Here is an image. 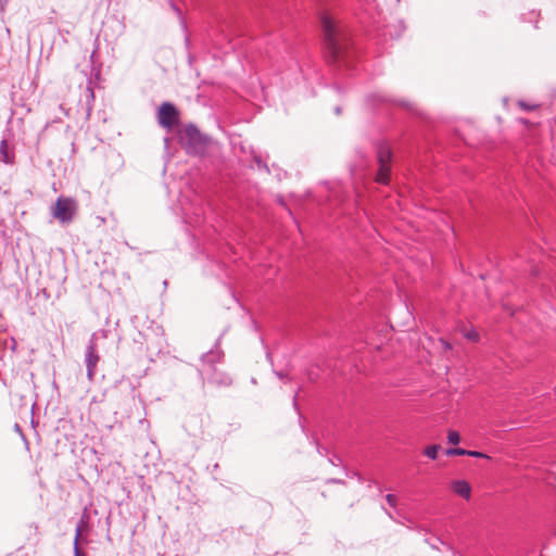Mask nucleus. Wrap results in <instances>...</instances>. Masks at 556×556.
I'll return each instance as SVG.
<instances>
[{
    "label": "nucleus",
    "mask_w": 556,
    "mask_h": 556,
    "mask_svg": "<svg viewBox=\"0 0 556 556\" xmlns=\"http://www.w3.org/2000/svg\"><path fill=\"white\" fill-rule=\"evenodd\" d=\"M76 202L74 199L60 197L51 207L52 216L61 223H70L76 213Z\"/></svg>",
    "instance_id": "nucleus-1"
},
{
    "label": "nucleus",
    "mask_w": 556,
    "mask_h": 556,
    "mask_svg": "<svg viewBox=\"0 0 556 556\" xmlns=\"http://www.w3.org/2000/svg\"><path fill=\"white\" fill-rule=\"evenodd\" d=\"M323 30L327 48L332 58L336 59L340 52L339 33L336 22L329 16H324Z\"/></svg>",
    "instance_id": "nucleus-2"
},
{
    "label": "nucleus",
    "mask_w": 556,
    "mask_h": 556,
    "mask_svg": "<svg viewBox=\"0 0 556 556\" xmlns=\"http://www.w3.org/2000/svg\"><path fill=\"white\" fill-rule=\"evenodd\" d=\"M377 161H378L379 167H378V172H377L375 180L379 184L387 185L390 181L391 161H392L391 150L386 146H381L378 149Z\"/></svg>",
    "instance_id": "nucleus-3"
},
{
    "label": "nucleus",
    "mask_w": 556,
    "mask_h": 556,
    "mask_svg": "<svg viewBox=\"0 0 556 556\" xmlns=\"http://www.w3.org/2000/svg\"><path fill=\"white\" fill-rule=\"evenodd\" d=\"M178 115L177 109L172 103L165 102L159 109V123L161 126L169 129L178 124Z\"/></svg>",
    "instance_id": "nucleus-4"
},
{
    "label": "nucleus",
    "mask_w": 556,
    "mask_h": 556,
    "mask_svg": "<svg viewBox=\"0 0 556 556\" xmlns=\"http://www.w3.org/2000/svg\"><path fill=\"white\" fill-rule=\"evenodd\" d=\"M185 138L194 153L201 152L206 146V138L193 126L185 129Z\"/></svg>",
    "instance_id": "nucleus-5"
},
{
    "label": "nucleus",
    "mask_w": 556,
    "mask_h": 556,
    "mask_svg": "<svg viewBox=\"0 0 556 556\" xmlns=\"http://www.w3.org/2000/svg\"><path fill=\"white\" fill-rule=\"evenodd\" d=\"M451 488L454 493L469 500L471 496V486L466 480H455L451 483Z\"/></svg>",
    "instance_id": "nucleus-6"
},
{
    "label": "nucleus",
    "mask_w": 556,
    "mask_h": 556,
    "mask_svg": "<svg viewBox=\"0 0 556 556\" xmlns=\"http://www.w3.org/2000/svg\"><path fill=\"white\" fill-rule=\"evenodd\" d=\"M86 362H87L88 377H89V379H91L94 375V369L99 362V355L97 354L93 345H90L88 348Z\"/></svg>",
    "instance_id": "nucleus-7"
},
{
    "label": "nucleus",
    "mask_w": 556,
    "mask_h": 556,
    "mask_svg": "<svg viewBox=\"0 0 556 556\" xmlns=\"http://www.w3.org/2000/svg\"><path fill=\"white\" fill-rule=\"evenodd\" d=\"M0 160L5 164L14 163V154L9 151L8 142L2 140L0 143Z\"/></svg>",
    "instance_id": "nucleus-8"
},
{
    "label": "nucleus",
    "mask_w": 556,
    "mask_h": 556,
    "mask_svg": "<svg viewBox=\"0 0 556 556\" xmlns=\"http://www.w3.org/2000/svg\"><path fill=\"white\" fill-rule=\"evenodd\" d=\"M441 446L438 444L429 445L425 451V455L431 459H437L438 453L440 451Z\"/></svg>",
    "instance_id": "nucleus-9"
},
{
    "label": "nucleus",
    "mask_w": 556,
    "mask_h": 556,
    "mask_svg": "<svg viewBox=\"0 0 556 556\" xmlns=\"http://www.w3.org/2000/svg\"><path fill=\"white\" fill-rule=\"evenodd\" d=\"M447 440L451 444L456 445L460 442V435L455 430H448L447 432Z\"/></svg>",
    "instance_id": "nucleus-10"
},
{
    "label": "nucleus",
    "mask_w": 556,
    "mask_h": 556,
    "mask_svg": "<svg viewBox=\"0 0 556 556\" xmlns=\"http://www.w3.org/2000/svg\"><path fill=\"white\" fill-rule=\"evenodd\" d=\"M466 453H467V450H464V448H460V447L448 448L446 451V455H448V456H454V455L464 456V455H466Z\"/></svg>",
    "instance_id": "nucleus-11"
},
{
    "label": "nucleus",
    "mask_w": 556,
    "mask_h": 556,
    "mask_svg": "<svg viewBox=\"0 0 556 556\" xmlns=\"http://www.w3.org/2000/svg\"><path fill=\"white\" fill-rule=\"evenodd\" d=\"M464 336L470 340V341H473V342H477L479 341V334L476 330H469V331H465L464 332Z\"/></svg>",
    "instance_id": "nucleus-12"
},
{
    "label": "nucleus",
    "mask_w": 556,
    "mask_h": 556,
    "mask_svg": "<svg viewBox=\"0 0 556 556\" xmlns=\"http://www.w3.org/2000/svg\"><path fill=\"white\" fill-rule=\"evenodd\" d=\"M467 456H471V457H478V458H490L489 455L486 454H483L481 452H478V451H468L467 450V453H466Z\"/></svg>",
    "instance_id": "nucleus-13"
},
{
    "label": "nucleus",
    "mask_w": 556,
    "mask_h": 556,
    "mask_svg": "<svg viewBox=\"0 0 556 556\" xmlns=\"http://www.w3.org/2000/svg\"><path fill=\"white\" fill-rule=\"evenodd\" d=\"M518 105H519L521 109L526 110V111L535 110V109L538 108V105H530V104H527V103H526V102H523V101H519V102H518Z\"/></svg>",
    "instance_id": "nucleus-14"
},
{
    "label": "nucleus",
    "mask_w": 556,
    "mask_h": 556,
    "mask_svg": "<svg viewBox=\"0 0 556 556\" xmlns=\"http://www.w3.org/2000/svg\"><path fill=\"white\" fill-rule=\"evenodd\" d=\"M386 500H387V502L389 503V505H391V506H393V507L396 505V497H395V495H393V494H388V495L386 496Z\"/></svg>",
    "instance_id": "nucleus-15"
},
{
    "label": "nucleus",
    "mask_w": 556,
    "mask_h": 556,
    "mask_svg": "<svg viewBox=\"0 0 556 556\" xmlns=\"http://www.w3.org/2000/svg\"><path fill=\"white\" fill-rule=\"evenodd\" d=\"M443 345L446 350H450L452 346L448 342L443 341Z\"/></svg>",
    "instance_id": "nucleus-16"
},
{
    "label": "nucleus",
    "mask_w": 556,
    "mask_h": 556,
    "mask_svg": "<svg viewBox=\"0 0 556 556\" xmlns=\"http://www.w3.org/2000/svg\"><path fill=\"white\" fill-rule=\"evenodd\" d=\"M80 535V532H77L76 539H75V545L77 546L78 536Z\"/></svg>",
    "instance_id": "nucleus-17"
}]
</instances>
